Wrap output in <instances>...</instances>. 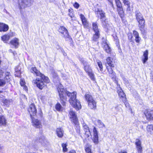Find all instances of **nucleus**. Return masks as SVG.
Returning <instances> with one entry per match:
<instances>
[{
  "label": "nucleus",
  "mask_w": 153,
  "mask_h": 153,
  "mask_svg": "<svg viewBox=\"0 0 153 153\" xmlns=\"http://www.w3.org/2000/svg\"><path fill=\"white\" fill-rule=\"evenodd\" d=\"M93 29L95 33L99 32V31L98 28L97 24L96 22L93 23Z\"/></svg>",
  "instance_id": "c756f323"
},
{
  "label": "nucleus",
  "mask_w": 153,
  "mask_h": 153,
  "mask_svg": "<svg viewBox=\"0 0 153 153\" xmlns=\"http://www.w3.org/2000/svg\"><path fill=\"white\" fill-rule=\"evenodd\" d=\"M10 43L15 48H17L19 45V40L18 39L15 38L11 40Z\"/></svg>",
  "instance_id": "9b49d317"
},
{
  "label": "nucleus",
  "mask_w": 153,
  "mask_h": 153,
  "mask_svg": "<svg viewBox=\"0 0 153 153\" xmlns=\"http://www.w3.org/2000/svg\"><path fill=\"white\" fill-rule=\"evenodd\" d=\"M101 125L102 127L104 126V124L102 123H101Z\"/></svg>",
  "instance_id": "13d9d810"
},
{
  "label": "nucleus",
  "mask_w": 153,
  "mask_h": 153,
  "mask_svg": "<svg viewBox=\"0 0 153 153\" xmlns=\"http://www.w3.org/2000/svg\"><path fill=\"white\" fill-rule=\"evenodd\" d=\"M119 153H127L124 151H121Z\"/></svg>",
  "instance_id": "6e6d98bb"
},
{
  "label": "nucleus",
  "mask_w": 153,
  "mask_h": 153,
  "mask_svg": "<svg viewBox=\"0 0 153 153\" xmlns=\"http://www.w3.org/2000/svg\"><path fill=\"white\" fill-rule=\"evenodd\" d=\"M118 13L121 18H122L124 16V12L123 10L118 12Z\"/></svg>",
  "instance_id": "a18cd8bd"
},
{
  "label": "nucleus",
  "mask_w": 153,
  "mask_h": 153,
  "mask_svg": "<svg viewBox=\"0 0 153 153\" xmlns=\"http://www.w3.org/2000/svg\"><path fill=\"white\" fill-rule=\"evenodd\" d=\"M133 34L135 37L136 42H139L140 41V38L139 36L138 32L136 31H134Z\"/></svg>",
  "instance_id": "393cba45"
},
{
  "label": "nucleus",
  "mask_w": 153,
  "mask_h": 153,
  "mask_svg": "<svg viewBox=\"0 0 153 153\" xmlns=\"http://www.w3.org/2000/svg\"><path fill=\"white\" fill-rule=\"evenodd\" d=\"M128 37L129 39H130V40H131V41L132 40L133 37L131 34H130V35H129Z\"/></svg>",
  "instance_id": "603ef678"
},
{
  "label": "nucleus",
  "mask_w": 153,
  "mask_h": 153,
  "mask_svg": "<svg viewBox=\"0 0 153 153\" xmlns=\"http://www.w3.org/2000/svg\"><path fill=\"white\" fill-rule=\"evenodd\" d=\"M73 11V10L72 9H69V12L70 13H72Z\"/></svg>",
  "instance_id": "5fc2aeb1"
},
{
  "label": "nucleus",
  "mask_w": 153,
  "mask_h": 153,
  "mask_svg": "<svg viewBox=\"0 0 153 153\" xmlns=\"http://www.w3.org/2000/svg\"><path fill=\"white\" fill-rule=\"evenodd\" d=\"M99 37V32L95 33V34L94 35L93 39L94 40H96Z\"/></svg>",
  "instance_id": "a19ab883"
},
{
  "label": "nucleus",
  "mask_w": 153,
  "mask_h": 153,
  "mask_svg": "<svg viewBox=\"0 0 153 153\" xmlns=\"http://www.w3.org/2000/svg\"><path fill=\"white\" fill-rule=\"evenodd\" d=\"M124 4L128 6V7H130V3L128 0H122Z\"/></svg>",
  "instance_id": "79ce46f5"
},
{
  "label": "nucleus",
  "mask_w": 153,
  "mask_h": 153,
  "mask_svg": "<svg viewBox=\"0 0 153 153\" xmlns=\"http://www.w3.org/2000/svg\"><path fill=\"white\" fill-rule=\"evenodd\" d=\"M117 7V11L118 12L123 10L122 6L121 7Z\"/></svg>",
  "instance_id": "3c124183"
},
{
  "label": "nucleus",
  "mask_w": 153,
  "mask_h": 153,
  "mask_svg": "<svg viewBox=\"0 0 153 153\" xmlns=\"http://www.w3.org/2000/svg\"><path fill=\"white\" fill-rule=\"evenodd\" d=\"M97 64L98 66L100 68V70L102 71V62H97Z\"/></svg>",
  "instance_id": "c03bdc74"
},
{
  "label": "nucleus",
  "mask_w": 153,
  "mask_h": 153,
  "mask_svg": "<svg viewBox=\"0 0 153 153\" xmlns=\"http://www.w3.org/2000/svg\"><path fill=\"white\" fill-rule=\"evenodd\" d=\"M91 146L89 144L86 145L85 147V151L86 153H92L91 149Z\"/></svg>",
  "instance_id": "cd10ccee"
},
{
  "label": "nucleus",
  "mask_w": 153,
  "mask_h": 153,
  "mask_svg": "<svg viewBox=\"0 0 153 153\" xmlns=\"http://www.w3.org/2000/svg\"><path fill=\"white\" fill-rule=\"evenodd\" d=\"M13 36V32H11L1 37V39L4 42H6L9 40L10 37Z\"/></svg>",
  "instance_id": "1a4fd4ad"
},
{
  "label": "nucleus",
  "mask_w": 153,
  "mask_h": 153,
  "mask_svg": "<svg viewBox=\"0 0 153 153\" xmlns=\"http://www.w3.org/2000/svg\"><path fill=\"white\" fill-rule=\"evenodd\" d=\"M121 109V108H120V109H119V110Z\"/></svg>",
  "instance_id": "e2e57ef3"
},
{
  "label": "nucleus",
  "mask_w": 153,
  "mask_h": 153,
  "mask_svg": "<svg viewBox=\"0 0 153 153\" xmlns=\"http://www.w3.org/2000/svg\"><path fill=\"white\" fill-rule=\"evenodd\" d=\"M16 74H15V75L17 76H19L21 74V72L20 71H17L16 69Z\"/></svg>",
  "instance_id": "09e8293b"
},
{
  "label": "nucleus",
  "mask_w": 153,
  "mask_h": 153,
  "mask_svg": "<svg viewBox=\"0 0 153 153\" xmlns=\"http://www.w3.org/2000/svg\"><path fill=\"white\" fill-rule=\"evenodd\" d=\"M59 96L62 103L63 105H65L67 98L66 96L70 97L69 100L70 104L76 110H79L81 108V105L80 102L76 99V92H74L72 93L70 92L65 89H64L61 85L58 88Z\"/></svg>",
  "instance_id": "f257e3e1"
},
{
  "label": "nucleus",
  "mask_w": 153,
  "mask_h": 153,
  "mask_svg": "<svg viewBox=\"0 0 153 153\" xmlns=\"http://www.w3.org/2000/svg\"><path fill=\"white\" fill-rule=\"evenodd\" d=\"M4 74H3V76H4V80L5 81H6V82H8L10 81L11 78V76L10 75L9 73H4Z\"/></svg>",
  "instance_id": "aec40b11"
},
{
  "label": "nucleus",
  "mask_w": 153,
  "mask_h": 153,
  "mask_svg": "<svg viewBox=\"0 0 153 153\" xmlns=\"http://www.w3.org/2000/svg\"><path fill=\"white\" fill-rule=\"evenodd\" d=\"M88 74L92 80L94 81H95V79L94 77V75L93 74L92 71L88 73Z\"/></svg>",
  "instance_id": "c9c22d12"
},
{
  "label": "nucleus",
  "mask_w": 153,
  "mask_h": 153,
  "mask_svg": "<svg viewBox=\"0 0 153 153\" xmlns=\"http://www.w3.org/2000/svg\"><path fill=\"white\" fill-rule=\"evenodd\" d=\"M66 30H67L64 27H61L59 29V31L62 34H64V32Z\"/></svg>",
  "instance_id": "e433bc0d"
},
{
  "label": "nucleus",
  "mask_w": 153,
  "mask_h": 153,
  "mask_svg": "<svg viewBox=\"0 0 153 153\" xmlns=\"http://www.w3.org/2000/svg\"><path fill=\"white\" fill-rule=\"evenodd\" d=\"M63 148V151L64 152H66L67 151L68 149L67 148V145L66 144L62 143V145Z\"/></svg>",
  "instance_id": "ea45409f"
},
{
  "label": "nucleus",
  "mask_w": 153,
  "mask_h": 153,
  "mask_svg": "<svg viewBox=\"0 0 153 153\" xmlns=\"http://www.w3.org/2000/svg\"><path fill=\"white\" fill-rule=\"evenodd\" d=\"M147 131L150 133L152 132L153 131V125H148L147 127Z\"/></svg>",
  "instance_id": "2f4dec72"
},
{
  "label": "nucleus",
  "mask_w": 153,
  "mask_h": 153,
  "mask_svg": "<svg viewBox=\"0 0 153 153\" xmlns=\"http://www.w3.org/2000/svg\"><path fill=\"white\" fill-rule=\"evenodd\" d=\"M4 74V72L2 70H0V78L3 76ZM6 84V81L3 79H0V87L4 86Z\"/></svg>",
  "instance_id": "dca6fc26"
},
{
  "label": "nucleus",
  "mask_w": 153,
  "mask_h": 153,
  "mask_svg": "<svg viewBox=\"0 0 153 153\" xmlns=\"http://www.w3.org/2000/svg\"><path fill=\"white\" fill-rule=\"evenodd\" d=\"M31 118L32 125L34 127L37 128H42V124L40 120L35 118L33 117Z\"/></svg>",
  "instance_id": "423d86ee"
},
{
  "label": "nucleus",
  "mask_w": 153,
  "mask_h": 153,
  "mask_svg": "<svg viewBox=\"0 0 153 153\" xmlns=\"http://www.w3.org/2000/svg\"><path fill=\"white\" fill-rule=\"evenodd\" d=\"M115 1L117 7L122 6V4L120 0H115Z\"/></svg>",
  "instance_id": "58836bf2"
},
{
  "label": "nucleus",
  "mask_w": 153,
  "mask_h": 153,
  "mask_svg": "<svg viewBox=\"0 0 153 153\" xmlns=\"http://www.w3.org/2000/svg\"><path fill=\"white\" fill-rule=\"evenodd\" d=\"M84 69L85 71L87 72L88 74L92 71L91 68L88 65H86L85 66Z\"/></svg>",
  "instance_id": "72a5a7b5"
},
{
  "label": "nucleus",
  "mask_w": 153,
  "mask_h": 153,
  "mask_svg": "<svg viewBox=\"0 0 153 153\" xmlns=\"http://www.w3.org/2000/svg\"><path fill=\"white\" fill-rule=\"evenodd\" d=\"M64 131L61 128H58L56 129V134L57 136L61 138L63 135Z\"/></svg>",
  "instance_id": "a211bd4d"
},
{
  "label": "nucleus",
  "mask_w": 153,
  "mask_h": 153,
  "mask_svg": "<svg viewBox=\"0 0 153 153\" xmlns=\"http://www.w3.org/2000/svg\"><path fill=\"white\" fill-rule=\"evenodd\" d=\"M96 13L98 16H100V19H102L105 18V13L102 10L98 9L96 11Z\"/></svg>",
  "instance_id": "ddd939ff"
},
{
  "label": "nucleus",
  "mask_w": 153,
  "mask_h": 153,
  "mask_svg": "<svg viewBox=\"0 0 153 153\" xmlns=\"http://www.w3.org/2000/svg\"><path fill=\"white\" fill-rule=\"evenodd\" d=\"M69 15L71 18H72V17H74V15L73 14H71L70 13V14H69Z\"/></svg>",
  "instance_id": "864d4df0"
},
{
  "label": "nucleus",
  "mask_w": 153,
  "mask_h": 153,
  "mask_svg": "<svg viewBox=\"0 0 153 153\" xmlns=\"http://www.w3.org/2000/svg\"><path fill=\"white\" fill-rule=\"evenodd\" d=\"M8 29L9 27L7 25L0 23V32H6Z\"/></svg>",
  "instance_id": "f8f14e48"
},
{
  "label": "nucleus",
  "mask_w": 153,
  "mask_h": 153,
  "mask_svg": "<svg viewBox=\"0 0 153 153\" xmlns=\"http://www.w3.org/2000/svg\"><path fill=\"white\" fill-rule=\"evenodd\" d=\"M107 62L106 63V65H108V66H110L111 67H114V65L113 64L112 59L110 57H108L106 59Z\"/></svg>",
  "instance_id": "6ab92c4d"
},
{
  "label": "nucleus",
  "mask_w": 153,
  "mask_h": 153,
  "mask_svg": "<svg viewBox=\"0 0 153 153\" xmlns=\"http://www.w3.org/2000/svg\"><path fill=\"white\" fill-rule=\"evenodd\" d=\"M77 132H78V133H79L80 132V130H79H79Z\"/></svg>",
  "instance_id": "bf43d9fd"
},
{
  "label": "nucleus",
  "mask_w": 153,
  "mask_h": 153,
  "mask_svg": "<svg viewBox=\"0 0 153 153\" xmlns=\"http://www.w3.org/2000/svg\"><path fill=\"white\" fill-rule=\"evenodd\" d=\"M112 4V0H108Z\"/></svg>",
  "instance_id": "4d7b16f0"
},
{
  "label": "nucleus",
  "mask_w": 153,
  "mask_h": 153,
  "mask_svg": "<svg viewBox=\"0 0 153 153\" xmlns=\"http://www.w3.org/2000/svg\"><path fill=\"white\" fill-rule=\"evenodd\" d=\"M150 112H145V114L147 119L148 120H153V116Z\"/></svg>",
  "instance_id": "7c9ffc66"
},
{
  "label": "nucleus",
  "mask_w": 153,
  "mask_h": 153,
  "mask_svg": "<svg viewBox=\"0 0 153 153\" xmlns=\"http://www.w3.org/2000/svg\"><path fill=\"white\" fill-rule=\"evenodd\" d=\"M85 98L88 103L94 100L92 96L88 94H86L85 95Z\"/></svg>",
  "instance_id": "5701e85b"
},
{
  "label": "nucleus",
  "mask_w": 153,
  "mask_h": 153,
  "mask_svg": "<svg viewBox=\"0 0 153 153\" xmlns=\"http://www.w3.org/2000/svg\"><path fill=\"white\" fill-rule=\"evenodd\" d=\"M25 82L23 79H21L20 81V84L23 87V89L27 91V87L25 85Z\"/></svg>",
  "instance_id": "bb28decb"
},
{
  "label": "nucleus",
  "mask_w": 153,
  "mask_h": 153,
  "mask_svg": "<svg viewBox=\"0 0 153 153\" xmlns=\"http://www.w3.org/2000/svg\"><path fill=\"white\" fill-rule=\"evenodd\" d=\"M93 135H91L89 138V139H89L90 137H91L93 142L95 144H97L99 143L98 132L95 127H93Z\"/></svg>",
  "instance_id": "20e7f679"
},
{
  "label": "nucleus",
  "mask_w": 153,
  "mask_h": 153,
  "mask_svg": "<svg viewBox=\"0 0 153 153\" xmlns=\"http://www.w3.org/2000/svg\"><path fill=\"white\" fill-rule=\"evenodd\" d=\"M136 148L138 153H141L143 151V148L142 146L137 147H136Z\"/></svg>",
  "instance_id": "37998d69"
},
{
  "label": "nucleus",
  "mask_w": 153,
  "mask_h": 153,
  "mask_svg": "<svg viewBox=\"0 0 153 153\" xmlns=\"http://www.w3.org/2000/svg\"><path fill=\"white\" fill-rule=\"evenodd\" d=\"M28 111L31 117H32L36 116L37 110L36 106L34 104H32L29 105L28 108Z\"/></svg>",
  "instance_id": "39448f33"
},
{
  "label": "nucleus",
  "mask_w": 153,
  "mask_h": 153,
  "mask_svg": "<svg viewBox=\"0 0 153 153\" xmlns=\"http://www.w3.org/2000/svg\"><path fill=\"white\" fill-rule=\"evenodd\" d=\"M18 5L20 9H23L30 6L32 3L30 0H18Z\"/></svg>",
  "instance_id": "7ed1b4c3"
},
{
  "label": "nucleus",
  "mask_w": 153,
  "mask_h": 153,
  "mask_svg": "<svg viewBox=\"0 0 153 153\" xmlns=\"http://www.w3.org/2000/svg\"><path fill=\"white\" fill-rule=\"evenodd\" d=\"M106 68L108 70V71L110 74H113V70L111 68H109L108 66L106 65Z\"/></svg>",
  "instance_id": "4c0bfd02"
},
{
  "label": "nucleus",
  "mask_w": 153,
  "mask_h": 153,
  "mask_svg": "<svg viewBox=\"0 0 153 153\" xmlns=\"http://www.w3.org/2000/svg\"><path fill=\"white\" fill-rule=\"evenodd\" d=\"M88 107L91 109H95L96 108V102L94 100L88 103Z\"/></svg>",
  "instance_id": "2eb2a0df"
},
{
  "label": "nucleus",
  "mask_w": 153,
  "mask_h": 153,
  "mask_svg": "<svg viewBox=\"0 0 153 153\" xmlns=\"http://www.w3.org/2000/svg\"><path fill=\"white\" fill-rule=\"evenodd\" d=\"M69 116L71 121L76 124L78 122V119L76 115L75 112L72 110H71L69 112Z\"/></svg>",
  "instance_id": "0eeeda50"
},
{
  "label": "nucleus",
  "mask_w": 153,
  "mask_h": 153,
  "mask_svg": "<svg viewBox=\"0 0 153 153\" xmlns=\"http://www.w3.org/2000/svg\"><path fill=\"white\" fill-rule=\"evenodd\" d=\"M148 52L147 50H146L143 53V61L144 63H145L148 59Z\"/></svg>",
  "instance_id": "412c9836"
},
{
  "label": "nucleus",
  "mask_w": 153,
  "mask_h": 153,
  "mask_svg": "<svg viewBox=\"0 0 153 153\" xmlns=\"http://www.w3.org/2000/svg\"><path fill=\"white\" fill-rule=\"evenodd\" d=\"M118 87H119V89L118 90V93L119 94V97L122 100H123V101L124 102L126 101V95L122 90L120 88L119 85H118Z\"/></svg>",
  "instance_id": "9d476101"
},
{
  "label": "nucleus",
  "mask_w": 153,
  "mask_h": 153,
  "mask_svg": "<svg viewBox=\"0 0 153 153\" xmlns=\"http://www.w3.org/2000/svg\"><path fill=\"white\" fill-rule=\"evenodd\" d=\"M80 17L83 25L85 27H88V22L84 16L83 15L81 14L80 15Z\"/></svg>",
  "instance_id": "4468645a"
},
{
  "label": "nucleus",
  "mask_w": 153,
  "mask_h": 153,
  "mask_svg": "<svg viewBox=\"0 0 153 153\" xmlns=\"http://www.w3.org/2000/svg\"><path fill=\"white\" fill-rule=\"evenodd\" d=\"M121 109V108H120V109H119V110Z\"/></svg>",
  "instance_id": "680f3d73"
},
{
  "label": "nucleus",
  "mask_w": 153,
  "mask_h": 153,
  "mask_svg": "<svg viewBox=\"0 0 153 153\" xmlns=\"http://www.w3.org/2000/svg\"><path fill=\"white\" fill-rule=\"evenodd\" d=\"M74 6L76 9H78L79 7V4L77 2H76L74 4Z\"/></svg>",
  "instance_id": "de8ad7c7"
},
{
  "label": "nucleus",
  "mask_w": 153,
  "mask_h": 153,
  "mask_svg": "<svg viewBox=\"0 0 153 153\" xmlns=\"http://www.w3.org/2000/svg\"><path fill=\"white\" fill-rule=\"evenodd\" d=\"M117 108V107H116L115 108L116 109H118V108Z\"/></svg>",
  "instance_id": "052dcab7"
},
{
  "label": "nucleus",
  "mask_w": 153,
  "mask_h": 153,
  "mask_svg": "<svg viewBox=\"0 0 153 153\" xmlns=\"http://www.w3.org/2000/svg\"><path fill=\"white\" fill-rule=\"evenodd\" d=\"M32 71H31L32 73H35L37 76H41V75H43L42 74H41L40 72L38 71L36 68L35 67H32L31 68Z\"/></svg>",
  "instance_id": "b1692460"
},
{
  "label": "nucleus",
  "mask_w": 153,
  "mask_h": 153,
  "mask_svg": "<svg viewBox=\"0 0 153 153\" xmlns=\"http://www.w3.org/2000/svg\"><path fill=\"white\" fill-rule=\"evenodd\" d=\"M136 147L141 146V142L139 139H137L135 143Z\"/></svg>",
  "instance_id": "f704fd0d"
},
{
  "label": "nucleus",
  "mask_w": 153,
  "mask_h": 153,
  "mask_svg": "<svg viewBox=\"0 0 153 153\" xmlns=\"http://www.w3.org/2000/svg\"><path fill=\"white\" fill-rule=\"evenodd\" d=\"M139 23L138 26L140 28L143 29L145 26V20L144 19L137 21Z\"/></svg>",
  "instance_id": "4be33fe9"
},
{
  "label": "nucleus",
  "mask_w": 153,
  "mask_h": 153,
  "mask_svg": "<svg viewBox=\"0 0 153 153\" xmlns=\"http://www.w3.org/2000/svg\"><path fill=\"white\" fill-rule=\"evenodd\" d=\"M136 18L137 21L141 20L143 19L142 14L139 12H137L136 14Z\"/></svg>",
  "instance_id": "473e14b6"
},
{
  "label": "nucleus",
  "mask_w": 153,
  "mask_h": 153,
  "mask_svg": "<svg viewBox=\"0 0 153 153\" xmlns=\"http://www.w3.org/2000/svg\"><path fill=\"white\" fill-rule=\"evenodd\" d=\"M10 101L8 100H3V103L6 105H8L9 104Z\"/></svg>",
  "instance_id": "8fccbe9b"
},
{
  "label": "nucleus",
  "mask_w": 153,
  "mask_h": 153,
  "mask_svg": "<svg viewBox=\"0 0 153 153\" xmlns=\"http://www.w3.org/2000/svg\"><path fill=\"white\" fill-rule=\"evenodd\" d=\"M104 49L108 53H109L111 52V49L107 43H105L104 45Z\"/></svg>",
  "instance_id": "a878e982"
},
{
  "label": "nucleus",
  "mask_w": 153,
  "mask_h": 153,
  "mask_svg": "<svg viewBox=\"0 0 153 153\" xmlns=\"http://www.w3.org/2000/svg\"><path fill=\"white\" fill-rule=\"evenodd\" d=\"M55 108L58 111H62L64 107L61 106L59 103H57L56 105Z\"/></svg>",
  "instance_id": "c85d7f7f"
},
{
  "label": "nucleus",
  "mask_w": 153,
  "mask_h": 153,
  "mask_svg": "<svg viewBox=\"0 0 153 153\" xmlns=\"http://www.w3.org/2000/svg\"><path fill=\"white\" fill-rule=\"evenodd\" d=\"M7 123V120L4 116H0V126H5Z\"/></svg>",
  "instance_id": "f3484780"
},
{
  "label": "nucleus",
  "mask_w": 153,
  "mask_h": 153,
  "mask_svg": "<svg viewBox=\"0 0 153 153\" xmlns=\"http://www.w3.org/2000/svg\"><path fill=\"white\" fill-rule=\"evenodd\" d=\"M84 130L85 132V137L86 138L89 139V138L91 136V134L89 128L88 126L85 125L83 126Z\"/></svg>",
  "instance_id": "6e6552de"
},
{
  "label": "nucleus",
  "mask_w": 153,
  "mask_h": 153,
  "mask_svg": "<svg viewBox=\"0 0 153 153\" xmlns=\"http://www.w3.org/2000/svg\"><path fill=\"white\" fill-rule=\"evenodd\" d=\"M64 32V33L63 34L64 35V36L65 37H68L69 35L67 30H65V31Z\"/></svg>",
  "instance_id": "49530a36"
},
{
  "label": "nucleus",
  "mask_w": 153,
  "mask_h": 153,
  "mask_svg": "<svg viewBox=\"0 0 153 153\" xmlns=\"http://www.w3.org/2000/svg\"><path fill=\"white\" fill-rule=\"evenodd\" d=\"M44 82L46 83L50 82L48 78L44 75H41L39 77H38L33 81V82L40 89H42L45 86Z\"/></svg>",
  "instance_id": "f03ea898"
}]
</instances>
